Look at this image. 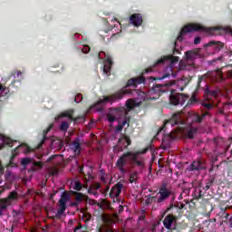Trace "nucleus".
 <instances>
[{
    "label": "nucleus",
    "instance_id": "1",
    "mask_svg": "<svg viewBox=\"0 0 232 232\" xmlns=\"http://www.w3.org/2000/svg\"><path fill=\"white\" fill-rule=\"evenodd\" d=\"M144 82H146L144 75L130 78L123 88L109 96H104L103 99H100L92 105V108H97L102 104H108V102H117V101L124 99L125 95H133V93H137V90L126 88H137L139 84H144Z\"/></svg>",
    "mask_w": 232,
    "mask_h": 232
},
{
    "label": "nucleus",
    "instance_id": "2",
    "mask_svg": "<svg viewBox=\"0 0 232 232\" xmlns=\"http://www.w3.org/2000/svg\"><path fill=\"white\" fill-rule=\"evenodd\" d=\"M193 32H204L205 34H209V35H222V33H224L232 36V28L229 25L206 27L201 24H188L181 29L178 39H182V36L186 35V34H191Z\"/></svg>",
    "mask_w": 232,
    "mask_h": 232
},
{
    "label": "nucleus",
    "instance_id": "3",
    "mask_svg": "<svg viewBox=\"0 0 232 232\" xmlns=\"http://www.w3.org/2000/svg\"><path fill=\"white\" fill-rule=\"evenodd\" d=\"M179 211H180V209H179L177 208V206L175 205H170L164 212L163 215H166L167 213H169L164 220H163V226L166 229H171V226H173V224H177V221L179 220V217H177V215L173 214V213H179Z\"/></svg>",
    "mask_w": 232,
    "mask_h": 232
},
{
    "label": "nucleus",
    "instance_id": "4",
    "mask_svg": "<svg viewBox=\"0 0 232 232\" xmlns=\"http://www.w3.org/2000/svg\"><path fill=\"white\" fill-rule=\"evenodd\" d=\"M128 162L129 164L131 163V151L124 152L115 163L116 168H118L119 171L121 172L122 175L128 171L126 169Z\"/></svg>",
    "mask_w": 232,
    "mask_h": 232
},
{
    "label": "nucleus",
    "instance_id": "5",
    "mask_svg": "<svg viewBox=\"0 0 232 232\" xmlns=\"http://www.w3.org/2000/svg\"><path fill=\"white\" fill-rule=\"evenodd\" d=\"M168 124H170L171 127L178 126V130L184 131V125L186 124L182 118L180 117V113L177 112L172 115V118L170 120H168L164 122L163 127L160 130V131H162Z\"/></svg>",
    "mask_w": 232,
    "mask_h": 232
},
{
    "label": "nucleus",
    "instance_id": "6",
    "mask_svg": "<svg viewBox=\"0 0 232 232\" xmlns=\"http://www.w3.org/2000/svg\"><path fill=\"white\" fill-rule=\"evenodd\" d=\"M175 85V80H171L166 83H152L150 93H155L156 95H162V93H166L168 88Z\"/></svg>",
    "mask_w": 232,
    "mask_h": 232
},
{
    "label": "nucleus",
    "instance_id": "7",
    "mask_svg": "<svg viewBox=\"0 0 232 232\" xmlns=\"http://www.w3.org/2000/svg\"><path fill=\"white\" fill-rule=\"evenodd\" d=\"M68 200H70V195H68V192H63L61 198L58 201L60 208L56 213V216H55L56 218H61L62 215H64V212L66 211V204Z\"/></svg>",
    "mask_w": 232,
    "mask_h": 232
},
{
    "label": "nucleus",
    "instance_id": "8",
    "mask_svg": "<svg viewBox=\"0 0 232 232\" xmlns=\"http://www.w3.org/2000/svg\"><path fill=\"white\" fill-rule=\"evenodd\" d=\"M21 164L24 168H26L28 164H31V171H39V169H43V166H44V163L42 161H34L31 158H23Z\"/></svg>",
    "mask_w": 232,
    "mask_h": 232
},
{
    "label": "nucleus",
    "instance_id": "9",
    "mask_svg": "<svg viewBox=\"0 0 232 232\" xmlns=\"http://www.w3.org/2000/svg\"><path fill=\"white\" fill-rule=\"evenodd\" d=\"M189 99V96L184 93H171L169 96V102L173 106H179V104H184L186 101Z\"/></svg>",
    "mask_w": 232,
    "mask_h": 232
},
{
    "label": "nucleus",
    "instance_id": "10",
    "mask_svg": "<svg viewBox=\"0 0 232 232\" xmlns=\"http://www.w3.org/2000/svg\"><path fill=\"white\" fill-rule=\"evenodd\" d=\"M201 106H203L204 110L206 111L205 112H203L201 115L200 114H196L194 116L195 121L196 122H202V121H204L206 119V117H208V115H211L209 113V110H213L214 108V104L213 103H209V102H203L201 103Z\"/></svg>",
    "mask_w": 232,
    "mask_h": 232
},
{
    "label": "nucleus",
    "instance_id": "11",
    "mask_svg": "<svg viewBox=\"0 0 232 232\" xmlns=\"http://www.w3.org/2000/svg\"><path fill=\"white\" fill-rule=\"evenodd\" d=\"M158 195H160V197L157 199V203L161 204V202H165V200H168V198H169V197L173 195V192L170 189H168V187L166 185H162L160 188Z\"/></svg>",
    "mask_w": 232,
    "mask_h": 232
},
{
    "label": "nucleus",
    "instance_id": "12",
    "mask_svg": "<svg viewBox=\"0 0 232 232\" xmlns=\"http://www.w3.org/2000/svg\"><path fill=\"white\" fill-rule=\"evenodd\" d=\"M179 61V56H173V54H169L167 56H163L160 60H158L154 63V66H159V64H164L165 63H169L170 66H175V64H177Z\"/></svg>",
    "mask_w": 232,
    "mask_h": 232
},
{
    "label": "nucleus",
    "instance_id": "13",
    "mask_svg": "<svg viewBox=\"0 0 232 232\" xmlns=\"http://www.w3.org/2000/svg\"><path fill=\"white\" fill-rule=\"evenodd\" d=\"M93 172V169L92 167H88L87 170L84 171V166L79 167V173L80 175H82L83 180H85L86 184L90 183V180H93V177L92 176V173Z\"/></svg>",
    "mask_w": 232,
    "mask_h": 232
},
{
    "label": "nucleus",
    "instance_id": "14",
    "mask_svg": "<svg viewBox=\"0 0 232 232\" xmlns=\"http://www.w3.org/2000/svg\"><path fill=\"white\" fill-rule=\"evenodd\" d=\"M73 110L65 111L64 112H62L58 118L63 119V117H67V119H70V121H73V122H79V121H84L85 117L84 115L73 117Z\"/></svg>",
    "mask_w": 232,
    "mask_h": 232
},
{
    "label": "nucleus",
    "instance_id": "15",
    "mask_svg": "<svg viewBox=\"0 0 232 232\" xmlns=\"http://www.w3.org/2000/svg\"><path fill=\"white\" fill-rule=\"evenodd\" d=\"M142 23L144 20L142 19V14L140 13H135L130 16V24L139 28V26H142Z\"/></svg>",
    "mask_w": 232,
    "mask_h": 232
},
{
    "label": "nucleus",
    "instance_id": "16",
    "mask_svg": "<svg viewBox=\"0 0 232 232\" xmlns=\"http://www.w3.org/2000/svg\"><path fill=\"white\" fill-rule=\"evenodd\" d=\"M122 188H124V185L122 183H117L111 188L109 193V197L111 198H118L121 193H122Z\"/></svg>",
    "mask_w": 232,
    "mask_h": 232
},
{
    "label": "nucleus",
    "instance_id": "17",
    "mask_svg": "<svg viewBox=\"0 0 232 232\" xmlns=\"http://www.w3.org/2000/svg\"><path fill=\"white\" fill-rule=\"evenodd\" d=\"M213 48L216 52H220V50L224 49V43L220 41L212 40L204 44V48Z\"/></svg>",
    "mask_w": 232,
    "mask_h": 232
},
{
    "label": "nucleus",
    "instance_id": "18",
    "mask_svg": "<svg viewBox=\"0 0 232 232\" xmlns=\"http://www.w3.org/2000/svg\"><path fill=\"white\" fill-rule=\"evenodd\" d=\"M139 155H140V152L139 151H136V152L130 151V165L143 168L144 162L141 160H139Z\"/></svg>",
    "mask_w": 232,
    "mask_h": 232
},
{
    "label": "nucleus",
    "instance_id": "19",
    "mask_svg": "<svg viewBox=\"0 0 232 232\" xmlns=\"http://www.w3.org/2000/svg\"><path fill=\"white\" fill-rule=\"evenodd\" d=\"M111 66H113V60H111V57H107L102 67V72L107 77L111 75Z\"/></svg>",
    "mask_w": 232,
    "mask_h": 232
},
{
    "label": "nucleus",
    "instance_id": "20",
    "mask_svg": "<svg viewBox=\"0 0 232 232\" xmlns=\"http://www.w3.org/2000/svg\"><path fill=\"white\" fill-rule=\"evenodd\" d=\"M200 169H206V161L202 160L193 161L190 165V171H198Z\"/></svg>",
    "mask_w": 232,
    "mask_h": 232
},
{
    "label": "nucleus",
    "instance_id": "21",
    "mask_svg": "<svg viewBox=\"0 0 232 232\" xmlns=\"http://www.w3.org/2000/svg\"><path fill=\"white\" fill-rule=\"evenodd\" d=\"M19 197L17 191H12L9 193L8 197L5 198H1L0 202H5L7 206L12 204V200H15Z\"/></svg>",
    "mask_w": 232,
    "mask_h": 232
},
{
    "label": "nucleus",
    "instance_id": "22",
    "mask_svg": "<svg viewBox=\"0 0 232 232\" xmlns=\"http://www.w3.org/2000/svg\"><path fill=\"white\" fill-rule=\"evenodd\" d=\"M63 147H64V142H63L61 139L52 140L51 141L52 150H54L55 151H61V150H63Z\"/></svg>",
    "mask_w": 232,
    "mask_h": 232
},
{
    "label": "nucleus",
    "instance_id": "23",
    "mask_svg": "<svg viewBox=\"0 0 232 232\" xmlns=\"http://www.w3.org/2000/svg\"><path fill=\"white\" fill-rule=\"evenodd\" d=\"M17 140H12L9 137L4 136L2 138V143H0V150H3L4 146H8L9 148H14V144H15Z\"/></svg>",
    "mask_w": 232,
    "mask_h": 232
},
{
    "label": "nucleus",
    "instance_id": "24",
    "mask_svg": "<svg viewBox=\"0 0 232 232\" xmlns=\"http://www.w3.org/2000/svg\"><path fill=\"white\" fill-rule=\"evenodd\" d=\"M53 125L51 124L45 130H44L42 140L38 144L39 149L43 148V144H44V142L48 140V137L46 135H48V133L50 132L51 130H53Z\"/></svg>",
    "mask_w": 232,
    "mask_h": 232
},
{
    "label": "nucleus",
    "instance_id": "25",
    "mask_svg": "<svg viewBox=\"0 0 232 232\" xmlns=\"http://www.w3.org/2000/svg\"><path fill=\"white\" fill-rule=\"evenodd\" d=\"M120 144H123L124 148H128V146H131V140L127 135H123L121 138L118 140Z\"/></svg>",
    "mask_w": 232,
    "mask_h": 232
},
{
    "label": "nucleus",
    "instance_id": "26",
    "mask_svg": "<svg viewBox=\"0 0 232 232\" xmlns=\"http://www.w3.org/2000/svg\"><path fill=\"white\" fill-rule=\"evenodd\" d=\"M213 184H215V176H210L208 179H206V186L203 187V189L205 191L211 189Z\"/></svg>",
    "mask_w": 232,
    "mask_h": 232
},
{
    "label": "nucleus",
    "instance_id": "27",
    "mask_svg": "<svg viewBox=\"0 0 232 232\" xmlns=\"http://www.w3.org/2000/svg\"><path fill=\"white\" fill-rule=\"evenodd\" d=\"M72 194L75 197L76 202H82V200H86V197L84 194L77 191H72Z\"/></svg>",
    "mask_w": 232,
    "mask_h": 232
},
{
    "label": "nucleus",
    "instance_id": "28",
    "mask_svg": "<svg viewBox=\"0 0 232 232\" xmlns=\"http://www.w3.org/2000/svg\"><path fill=\"white\" fill-rule=\"evenodd\" d=\"M127 125V128L130 127V119H125L121 123H120L117 127H116V131L117 133L122 131V129L124 128V126Z\"/></svg>",
    "mask_w": 232,
    "mask_h": 232
},
{
    "label": "nucleus",
    "instance_id": "29",
    "mask_svg": "<svg viewBox=\"0 0 232 232\" xmlns=\"http://www.w3.org/2000/svg\"><path fill=\"white\" fill-rule=\"evenodd\" d=\"M185 57L187 61H195L197 57V53L194 51H187L185 52Z\"/></svg>",
    "mask_w": 232,
    "mask_h": 232
},
{
    "label": "nucleus",
    "instance_id": "30",
    "mask_svg": "<svg viewBox=\"0 0 232 232\" xmlns=\"http://www.w3.org/2000/svg\"><path fill=\"white\" fill-rule=\"evenodd\" d=\"M72 150H74V151H79L81 150V139L80 138H75V140L72 141Z\"/></svg>",
    "mask_w": 232,
    "mask_h": 232
},
{
    "label": "nucleus",
    "instance_id": "31",
    "mask_svg": "<svg viewBox=\"0 0 232 232\" xmlns=\"http://www.w3.org/2000/svg\"><path fill=\"white\" fill-rule=\"evenodd\" d=\"M227 208H221L218 213V217H220V218H225L224 222H226V220L229 218V213H227Z\"/></svg>",
    "mask_w": 232,
    "mask_h": 232
},
{
    "label": "nucleus",
    "instance_id": "32",
    "mask_svg": "<svg viewBox=\"0 0 232 232\" xmlns=\"http://www.w3.org/2000/svg\"><path fill=\"white\" fill-rule=\"evenodd\" d=\"M197 133V128L190 127L187 130L186 135L188 139H193Z\"/></svg>",
    "mask_w": 232,
    "mask_h": 232
},
{
    "label": "nucleus",
    "instance_id": "33",
    "mask_svg": "<svg viewBox=\"0 0 232 232\" xmlns=\"http://www.w3.org/2000/svg\"><path fill=\"white\" fill-rule=\"evenodd\" d=\"M82 188H88V183L86 184V181H84V185H82V183L80 181L74 182L73 189H75V191H81Z\"/></svg>",
    "mask_w": 232,
    "mask_h": 232
},
{
    "label": "nucleus",
    "instance_id": "34",
    "mask_svg": "<svg viewBox=\"0 0 232 232\" xmlns=\"http://www.w3.org/2000/svg\"><path fill=\"white\" fill-rule=\"evenodd\" d=\"M198 88H200V84L202 83V82L206 81V79H209V72H207L203 75H198Z\"/></svg>",
    "mask_w": 232,
    "mask_h": 232
},
{
    "label": "nucleus",
    "instance_id": "35",
    "mask_svg": "<svg viewBox=\"0 0 232 232\" xmlns=\"http://www.w3.org/2000/svg\"><path fill=\"white\" fill-rule=\"evenodd\" d=\"M168 77H169V73H165L161 77H150L149 81H151V82H153V81H164V79H168Z\"/></svg>",
    "mask_w": 232,
    "mask_h": 232
},
{
    "label": "nucleus",
    "instance_id": "36",
    "mask_svg": "<svg viewBox=\"0 0 232 232\" xmlns=\"http://www.w3.org/2000/svg\"><path fill=\"white\" fill-rule=\"evenodd\" d=\"M126 107H127V110H133V108H135V100L133 99L127 100Z\"/></svg>",
    "mask_w": 232,
    "mask_h": 232
},
{
    "label": "nucleus",
    "instance_id": "37",
    "mask_svg": "<svg viewBox=\"0 0 232 232\" xmlns=\"http://www.w3.org/2000/svg\"><path fill=\"white\" fill-rule=\"evenodd\" d=\"M69 128H70V123H68V121H62L60 125L61 131H68Z\"/></svg>",
    "mask_w": 232,
    "mask_h": 232
},
{
    "label": "nucleus",
    "instance_id": "38",
    "mask_svg": "<svg viewBox=\"0 0 232 232\" xmlns=\"http://www.w3.org/2000/svg\"><path fill=\"white\" fill-rule=\"evenodd\" d=\"M138 175H139V172L130 173V178H129L130 184H133V182H136Z\"/></svg>",
    "mask_w": 232,
    "mask_h": 232
},
{
    "label": "nucleus",
    "instance_id": "39",
    "mask_svg": "<svg viewBox=\"0 0 232 232\" xmlns=\"http://www.w3.org/2000/svg\"><path fill=\"white\" fill-rule=\"evenodd\" d=\"M204 197V194H202V190H195L194 192V198L196 200H199V198H202Z\"/></svg>",
    "mask_w": 232,
    "mask_h": 232
},
{
    "label": "nucleus",
    "instance_id": "40",
    "mask_svg": "<svg viewBox=\"0 0 232 232\" xmlns=\"http://www.w3.org/2000/svg\"><path fill=\"white\" fill-rule=\"evenodd\" d=\"M205 93H207V95H210L212 97H217V95H218V92L217 91H211L209 89H206Z\"/></svg>",
    "mask_w": 232,
    "mask_h": 232
},
{
    "label": "nucleus",
    "instance_id": "41",
    "mask_svg": "<svg viewBox=\"0 0 232 232\" xmlns=\"http://www.w3.org/2000/svg\"><path fill=\"white\" fill-rule=\"evenodd\" d=\"M197 102H198L197 97H195V95H193V96L188 101L187 106H191V105H193V104H197Z\"/></svg>",
    "mask_w": 232,
    "mask_h": 232
},
{
    "label": "nucleus",
    "instance_id": "42",
    "mask_svg": "<svg viewBox=\"0 0 232 232\" xmlns=\"http://www.w3.org/2000/svg\"><path fill=\"white\" fill-rule=\"evenodd\" d=\"M8 208L5 202H0V217H3V211Z\"/></svg>",
    "mask_w": 232,
    "mask_h": 232
},
{
    "label": "nucleus",
    "instance_id": "43",
    "mask_svg": "<svg viewBox=\"0 0 232 232\" xmlns=\"http://www.w3.org/2000/svg\"><path fill=\"white\" fill-rule=\"evenodd\" d=\"M12 188V185L10 183H5V186H0V189L5 193L6 189H10Z\"/></svg>",
    "mask_w": 232,
    "mask_h": 232
},
{
    "label": "nucleus",
    "instance_id": "44",
    "mask_svg": "<svg viewBox=\"0 0 232 232\" xmlns=\"http://www.w3.org/2000/svg\"><path fill=\"white\" fill-rule=\"evenodd\" d=\"M107 120L109 122H111V124H113V121H117V118L115 116H113V114H108Z\"/></svg>",
    "mask_w": 232,
    "mask_h": 232
},
{
    "label": "nucleus",
    "instance_id": "45",
    "mask_svg": "<svg viewBox=\"0 0 232 232\" xmlns=\"http://www.w3.org/2000/svg\"><path fill=\"white\" fill-rule=\"evenodd\" d=\"M179 70H188V63L186 62H179Z\"/></svg>",
    "mask_w": 232,
    "mask_h": 232
},
{
    "label": "nucleus",
    "instance_id": "46",
    "mask_svg": "<svg viewBox=\"0 0 232 232\" xmlns=\"http://www.w3.org/2000/svg\"><path fill=\"white\" fill-rule=\"evenodd\" d=\"M153 197L151 196H149L146 199H145V204L146 206H150V204H152L153 203Z\"/></svg>",
    "mask_w": 232,
    "mask_h": 232
},
{
    "label": "nucleus",
    "instance_id": "47",
    "mask_svg": "<svg viewBox=\"0 0 232 232\" xmlns=\"http://www.w3.org/2000/svg\"><path fill=\"white\" fill-rule=\"evenodd\" d=\"M85 202H89L91 206H95V204H97V201L95 199H90V198L88 197L85 198Z\"/></svg>",
    "mask_w": 232,
    "mask_h": 232
},
{
    "label": "nucleus",
    "instance_id": "48",
    "mask_svg": "<svg viewBox=\"0 0 232 232\" xmlns=\"http://www.w3.org/2000/svg\"><path fill=\"white\" fill-rule=\"evenodd\" d=\"M21 148V145L17 146L16 148H14V150H12V156H11V160L15 159V152Z\"/></svg>",
    "mask_w": 232,
    "mask_h": 232
},
{
    "label": "nucleus",
    "instance_id": "49",
    "mask_svg": "<svg viewBox=\"0 0 232 232\" xmlns=\"http://www.w3.org/2000/svg\"><path fill=\"white\" fill-rule=\"evenodd\" d=\"M75 102H81L82 101V94H77V96L74 98Z\"/></svg>",
    "mask_w": 232,
    "mask_h": 232
},
{
    "label": "nucleus",
    "instance_id": "50",
    "mask_svg": "<svg viewBox=\"0 0 232 232\" xmlns=\"http://www.w3.org/2000/svg\"><path fill=\"white\" fill-rule=\"evenodd\" d=\"M202 39L200 38V36H198L194 39V44H200V41Z\"/></svg>",
    "mask_w": 232,
    "mask_h": 232
},
{
    "label": "nucleus",
    "instance_id": "51",
    "mask_svg": "<svg viewBox=\"0 0 232 232\" xmlns=\"http://www.w3.org/2000/svg\"><path fill=\"white\" fill-rule=\"evenodd\" d=\"M80 229H82V225L81 223L74 228V232H78Z\"/></svg>",
    "mask_w": 232,
    "mask_h": 232
},
{
    "label": "nucleus",
    "instance_id": "52",
    "mask_svg": "<svg viewBox=\"0 0 232 232\" xmlns=\"http://www.w3.org/2000/svg\"><path fill=\"white\" fill-rule=\"evenodd\" d=\"M118 111H121V113H123V115H128V111H126L124 108H120L118 110Z\"/></svg>",
    "mask_w": 232,
    "mask_h": 232
},
{
    "label": "nucleus",
    "instance_id": "53",
    "mask_svg": "<svg viewBox=\"0 0 232 232\" xmlns=\"http://www.w3.org/2000/svg\"><path fill=\"white\" fill-rule=\"evenodd\" d=\"M71 206L72 208H77V206H79V201L72 202Z\"/></svg>",
    "mask_w": 232,
    "mask_h": 232
},
{
    "label": "nucleus",
    "instance_id": "54",
    "mask_svg": "<svg viewBox=\"0 0 232 232\" xmlns=\"http://www.w3.org/2000/svg\"><path fill=\"white\" fill-rule=\"evenodd\" d=\"M173 53H174V55L177 54V53H180V51L177 48H174Z\"/></svg>",
    "mask_w": 232,
    "mask_h": 232
},
{
    "label": "nucleus",
    "instance_id": "55",
    "mask_svg": "<svg viewBox=\"0 0 232 232\" xmlns=\"http://www.w3.org/2000/svg\"><path fill=\"white\" fill-rule=\"evenodd\" d=\"M120 209H119V213H122V211H124V207H122L121 205H120Z\"/></svg>",
    "mask_w": 232,
    "mask_h": 232
},
{
    "label": "nucleus",
    "instance_id": "56",
    "mask_svg": "<svg viewBox=\"0 0 232 232\" xmlns=\"http://www.w3.org/2000/svg\"><path fill=\"white\" fill-rule=\"evenodd\" d=\"M150 72H151V69H146V70L142 72V75H144V73H150Z\"/></svg>",
    "mask_w": 232,
    "mask_h": 232
},
{
    "label": "nucleus",
    "instance_id": "57",
    "mask_svg": "<svg viewBox=\"0 0 232 232\" xmlns=\"http://www.w3.org/2000/svg\"><path fill=\"white\" fill-rule=\"evenodd\" d=\"M53 159H55V156H51V157L47 160V162H52Z\"/></svg>",
    "mask_w": 232,
    "mask_h": 232
},
{
    "label": "nucleus",
    "instance_id": "58",
    "mask_svg": "<svg viewBox=\"0 0 232 232\" xmlns=\"http://www.w3.org/2000/svg\"><path fill=\"white\" fill-rule=\"evenodd\" d=\"M228 224H229L230 227H232V217H230V218L228 219Z\"/></svg>",
    "mask_w": 232,
    "mask_h": 232
},
{
    "label": "nucleus",
    "instance_id": "59",
    "mask_svg": "<svg viewBox=\"0 0 232 232\" xmlns=\"http://www.w3.org/2000/svg\"><path fill=\"white\" fill-rule=\"evenodd\" d=\"M103 110L104 109L102 107H98V109H97L98 111H103Z\"/></svg>",
    "mask_w": 232,
    "mask_h": 232
},
{
    "label": "nucleus",
    "instance_id": "60",
    "mask_svg": "<svg viewBox=\"0 0 232 232\" xmlns=\"http://www.w3.org/2000/svg\"><path fill=\"white\" fill-rule=\"evenodd\" d=\"M0 173L1 174L5 173V169H3V167L0 168Z\"/></svg>",
    "mask_w": 232,
    "mask_h": 232
},
{
    "label": "nucleus",
    "instance_id": "61",
    "mask_svg": "<svg viewBox=\"0 0 232 232\" xmlns=\"http://www.w3.org/2000/svg\"><path fill=\"white\" fill-rule=\"evenodd\" d=\"M19 75H23V72H21V71L17 72V77H19Z\"/></svg>",
    "mask_w": 232,
    "mask_h": 232
},
{
    "label": "nucleus",
    "instance_id": "62",
    "mask_svg": "<svg viewBox=\"0 0 232 232\" xmlns=\"http://www.w3.org/2000/svg\"><path fill=\"white\" fill-rule=\"evenodd\" d=\"M5 89H3V85L0 83V92H4Z\"/></svg>",
    "mask_w": 232,
    "mask_h": 232
},
{
    "label": "nucleus",
    "instance_id": "63",
    "mask_svg": "<svg viewBox=\"0 0 232 232\" xmlns=\"http://www.w3.org/2000/svg\"><path fill=\"white\" fill-rule=\"evenodd\" d=\"M105 191H110V186H107V187L105 188Z\"/></svg>",
    "mask_w": 232,
    "mask_h": 232
},
{
    "label": "nucleus",
    "instance_id": "64",
    "mask_svg": "<svg viewBox=\"0 0 232 232\" xmlns=\"http://www.w3.org/2000/svg\"><path fill=\"white\" fill-rule=\"evenodd\" d=\"M147 152H148V149H144L141 153H147Z\"/></svg>",
    "mask_w": 232,
    "mask_h": 232
}]
</instances>
